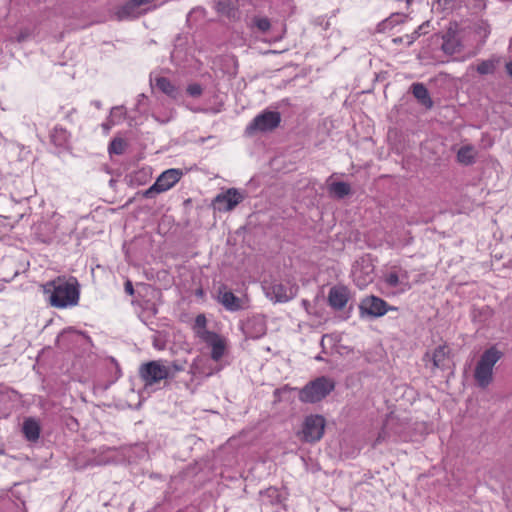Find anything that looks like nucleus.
I'll return each instance as SVG.
<instances>
[{"label":"nucleus","mask_w":512,"mask_h":512,"mask_svg":"<svg viewBox=\"0 0 512 512\" xmlns=\"http://www.w3.org/2000/svg\"><path fill=\"white\" fill-rule=\"evenodd\" d=\"M124 290L127 294L131 296L134 294V287L130 280H126V282L124 283Z\"/></svg>","instance_id":"e433bc0d"},{"label":"nucleus","mask_w":512,"mask_h":512,"mask_svg":"<svg viewBox=\"0 0 512 512\" xmlns=\"http://www.w3.org/2000/svg\"><path fill=\"white\" fill-rule=\"evenodd\" d=\"M315 359H316L317 361H321V360H323V358H322L320 355L316 356V357H315Z\"/></svg>","instance_id":"37998d69"},{"label":"nucleus","mask_w":512,"mask_h":512,"mask_svg":"<svg viewBox=\"0 0 512 512\" xmlns=\"http://www.w3.org/2000/svg\"><path fill=\"white\" fill-rule=\"evenodd\" d=\"M45 292L50 293V304L56 308L77 305L79 301V284L76 278L69 280L58 277L45 285Z\"/></svg>","instance_id":"f257e3e1"},{"label":"nucleus","mask_w":512,"mask_h":512,"mask_svg":"<svg viewBox=\"0 0 512 512\" xmlns=\"http://www.w3.org/2000/svg\"><path fill=\"white\" fill-rule=\"evenodd\" d=\"M349 300L347 287L338 285L330 288L328 293V304L334 310H342Z\"/></svg>","instance_id":"ddd939ff"},{"label":"nucleus","mask_w":512,"mask_h":512,"mask_svg":"<svg viewBox=\"0 0 512 512\" xmlns=\"http://www.w3.org/2000/svg\"><path fill=\"white\" fill-rule=\"evenodd\" d=\"M475 32L485 39L490 34V26L486 21L480 20L475 24Z\"/></svg>","instance_id":"c85d7f7f"},{"label":"nucleus","mask_w":512,"mask_h":512,"mask_svg":"<svg viewBox=\"0 0 512 512\" xmlns=\"http://www.w3.org/2000/svg\"><path fill=\"white\" fill-rule=\"evenodd\" d=\"M477 152L472 145L462 146L457 152V161L465 166H471L476 162Z\"/></svg>","instance_id":"a211bd4d"},{"label":"nucleus","mask_w":512,"mask_h":512,"mask_svg":"<svg viewBox=\"0 0 512 512\" xmlns=\"http://www.w3.org/2000/svg\"><path fill=\"white\" fill-rule=\"evenodd\" d=\"M5 398H6V396L4 394L0 393V401H2Z\"/></svg>","instance_id":"c03bdc74"},{"label":"nucleus","mask_w":512,"mask_h":512,"mask_svg":"<svg viewBox=\"0 0 512 512\" xmlns=\"http://www.w3.org/2000/svg\"><path fill=\"white\" fill-rule=\"evenodd\" d=\"M166 367H171L173 371V378L176 376V374L180 371L184 370V366L177 362H172L170 365H166Z\"/></svg>","instance_id":"c9c22d12"},{"label":"nucleus","mask_w":512,"mask_h":512,"mask_svg":"<svg viewBox=\"0 0 512 512\" xmlns=\"http://www.w3.org/2000/svg\"><path fill=\"white\" fill-rule=\"evenodd\" d=\"M127 147V143L122 138H114L108 147V151L110 154L122 155L125 152Z\"/></svg>","instance_id":"a878e982"},{"label":"nucleus","mask_w":512,"mask_h":512,"mask_svg":"<svg viewBox=\"0 0 512 512\" xmlns=\"http://www.w3.org/2000/svg\"><path fill=\"white\" fill-rule=\"evenodd\" d=\"M141 5L139 3H135L134 0H129L121 7L118 8L115 15L119 21L127 20V19H135L139 17L140 13L138 12V8Z\"/></svg>","instance_id":"f3484780"},{"label":"nucleus","mask_w":512,"mask_h":512,"mask_svg":"<svg viewBox=\"0 0 512 512\" xmlns=\"http://www.w3.org/2000/svg\"><path fill=\"white\" fill-rule=\"evenodd\" d=\"M505 70L509 77L512 79V61H509L505 64Z\"/></svg>","instance_id":"4c0bfd02"},{"label":"nucleus","mask_w":512,"mask_h":512,"mask_svg":"<svg viewBox=\"0 0 512 512\" xmlns=\"http://www.w3.org/2000/svg\"><path fill=\"white\" fill-rule=\"evenodd\" d=\"M68 331L64 330L60 335H58L57 339H56V344L59 345L60 343V340L64 337V335L67 333Z\"/></svg>","instance_id":"ea45409f"},{"label":"nucleus","mask_w":512,"mask_h":512,"mask_svg":"<svg viewBox=\"0 0 512 512\" xmlns=\"http://www.w3.org/2000/svg\"><path fill=\"white\" fill-rule=\"evenodd\" d=\"M438 2H440V0H437Z\"/></svg>","instance_id":"09e8293b"},{"label":"nucleus","mask_w":512,"mask_h":512,"mask_svg":"<svg viewBox=\"0 0 512 512\" xmlns=\"http://www.w3.org/2000/svg\"><path fill=\"white\" fill-rule=\"evenodd\" d=\"M499 61L500 60L498 58H490L487 60H483L477 65L476 71L480 75L493 74L496 70L497 65L499 64Z\"/></svg>","instance_id":"b1692460"},{"label":"nucleus","mask_w":512,"mask_h":512,"mask_svg":"<svg viewBox=\"0 0 512 512\" xmlns=\"http://www.w3.org/2000/svg\"><path fill=\"white\" fill-rule=\"evenodd\" d=\"M154 85L159 91L171 99L177 100L181 96V89L173 84L167 77H157Z\"/></svg>","instance_id":"2eb2a0df"},{"label":"nucleus","mask_w":512,"mask_h":512,"mask_svg":"<svg viewBox=\"0 0 512 512\" xmlns=\"http://www.w3.org/2000/svg\"><path fill=\"white\" fill-rule=\"evenodd\" d=\"M206 325H207L206 316L204 314L197 315L195 318L194 329H195L198 337H199V332L207 330Z\"/></svg>","instance_id":"7c9ffc66"},{"label":"nucleus","mask_w":512,"mask_h":512,"mask_svg":"<svg viewBox=\"0 0 512 512\" xmlns=\"http://www.w3.org/2000/svg\"><path fill=\"white\" fill-rule=\"evenodd\" d=\"M22 431L28 441L35 442L40 436V425L35 419L28 418L23 423Z\"/></svg>","instance_id":"6ab92c4d"},{"label":"nucleus","mask_w":512,"mask_h":512,"mask_svg":"<svg viewBox=\"0 0 512 512\" xmlns=\"http://www.w3.org/2000/svg\"><path fill=\"white\" fill-rule=\"evenodd\" d=\"M328 191L337 199H343L351 194V186L346 182H333L329 185Z\"/></svg>","instance_id":"aec40b11"},{"label":"nucleus","mask_w":512,"mask_h":512,"mask_svg":"<svg viewBox=\"0 0 512 512\" xmlns=\"http://www.w3.org/2000/svg\"><path fill=\"white\" fill-rule=\"evenodd\" d=\"M31 36V31L29 29H23L18 34L16 40L18 43H22L26 41Z\"/></svg>","instance_id":"72a5a7b5"},{"label":"nucleus","mask_w":512,"mask_h":512,"mask_svg":"<svg viewBox=\"0 0 512 512\" xmlns=\"http://www.w3.org/2000/svg\"><path fill=\"white\" fill-rule=\"evenodd\" d=\"M69 138V133L66 129L55 126L50 134L51 142L57 147H64Z\"/></svg>","instance_id":"412c9836"},{"label":"nucleus","mask_w":512,"mask_h":512,"mask_svg":"<svg viewBox=\"0 0 512 512\" xmlns=\"http://www.w3.org/2000/svg\"><path fill=\"white\" fill-rule=\"evenodd\" d=\"M281 115L277 111H264L257 115L246 127L247 135H254L256 132L272 131L279 126Z\"/></svg>","instance_id":"423d86ee"},{"label":"nucleus","mask_w":512,"mask_h":512,"mask_svg":"<svg viewBox=\"0 0 512 512\" xmlns=\"http://www.w3.org/2000/svg\"><path fill=\"white\" fill-rule=\"evenodd\" d=\"M152 312H153L154 314H156V313H157V308H156V307H153Z\"/></svg>","instance_id":"a18cd8bd"},{"label":"nucleus","mask_w":512,"mask_h":512,"mask_svg":"<svg viewBox=\"0 0 512 512\" xmlns=\"http://www.w3.org/2000/svg\"><path fill=\"white\" fill-rule=\"evenodd\" d=\"M306 304H308V301L307 300H303V306H306Z\"/></svg>","instance_id":"49530a36"},{"label":"nucleus","mask_w":512,"mask_h":512,"mask_svg":"<svg viewBox=\"0 0 512 512\" xmlns=\"http://www.w3.org/2000/svg\"><path fill=\"white\" fill-rule=\"evenodd\" d=\"M252 26L256 27L258 31L266 33L271 28V22L267 17L254 16L252 18Z\"/></svg>","instance_id":"bb28decb"},{"label":"nucleus","mask_w":512,"mask_h":512,"mask_svg":"<svg viewBox=\"0 0 512 512\" xmlns=\"http://www.w3.org/2000/svg\"><path fill=\"white\" fill-rule=\"evenodd\" d=\"M267 296L274 302H288L294 297L292 288L282 284L273 283L266 290Z\"/></svg>","instance_id":"4468645a"},{"label":"nucleus","mask_w":512,"mask_h":512,"mask_svg":"<svg viewBox=\"0 0 512 512\" xmlns=\"http://www.w3.org/2000/svg\"><path fill=\"white\" fill-rule=\"evenodd\" d=\"M216 299L226 310L231 312L244 308L242 299L237 297L231 290H228L225 284H221L218 287Z\"/></svg>","instance_id":"f8f14e48"},{"label":"nucleus","mask_w":512,"mask_h":512,"mask_svg":"<svg viewBox=\"0 0 512 512\" xmlns=\"http://www.w3.org/2000/svg\"><path fill=\"white\" fill-rule=\"evenodd\" d=\"M267 491L268 492H272V493H276L277 492V490L275 488H269Z\"/></svg>","instance_id":"79ce46f5"},{"label":"nucleus","mask_w":512,"mask_h":512,"mask_svg":"<svg viewBox=\"0 0 512 512\" xmlns=\"http://www.w3.org/2000/svg\"><path fill=\"white\" fill-rule=\"evenodd\" d=\"M324 338H325V335L322 337L321 339V345L323 346V342H324Z\"/></svg>","instance_id":"de8ad7c7"},{"label":"nucleus","mask_w":512,"mask_h":512,"mask_svg":"<svg viewBox=\"0 0 512 512\" xmlns=\"http://www.w3.org/2000/svg\"><path fill=\"white\" fill-rule=\"evenodd\" d=\"M187 93L191 96V97H199L202 95L203 93V88L200 84L198 83H193V84H189L187 86Z\"/></svg>","instance_id":"2f4dec72"},{"label":"nucleus","mask_w":512,"mask_h":512,"mask_svg":"<svg viewBox=\"0 0 512 512\" xmlns=\"http://www.w3.org/2000/svg\"><path fill=\"white\" fill-rule=\"evenodd\" d=\"M199 338L211 346V358L214 361H219L223 357L226 349V343L219 334L213 331L204 330L199 332Z\"/></svg>","instance_id":"9b49d317"},{"label":"nucleus","mask_w":512,"mask_h":512,"mask_svg":"<svg viewBox=\"0 0 512 512\" xmlns=\"http://www.w3.org/2000/svg\"><path fill=\"white\" fill-rule=\"evenodd\" d=\"M361 315H368L373 318L381 317L390 310H397V307L388 305V303L380 297L370 295L362 299L359 305Z\"/></svg>","instance_id":"0eeeda50"},{"label":"nucleus","mask_w":512,"mask_h":512,"mask_svg":"<svg viewBox=\"0 0 512 512\" xmlns=\"http://www.w3.org/2000/svg\"><path fill=\"white\" fill-rule=\"evenodd\" d=\"M410 90L420 105L426 109H431L433 107V100L430 97L428 89L423 83H413Z\"/></svg>","instance_id":"dca6fc26"},{"label":"nucleus","mask_w":512,"mask_h":512,"mask_svg":"<svg viewBox=\"0 0 512 512\" xmlns=\"http://www.w3.org/2000/svg\"><path fill=\"white\" fill-rule=\"evenodd\" d=\"M335 389V382L321 376L308 382L299 392V400L304 403H317L323 400Z\"/></svg>","instance_id":"7ed1b4c3"},{"label":"nucleus","mask_w":512,"mask_h":512,"mask_svg":"<svg viewBox=\"0 0 512 512\" xmlns=\"http://www.w3.org/2000/svg\"><path fill=\"white\" fill-rule=\"evenodd\" d=\"M153 1L154 0H134L135 3H139L141 6L149 4V3L153 2Z\"/></svg>","instance_id":"58836bf2"},{"label":"nucleus","mask_w":512,"mask_h":512,"mask_svg":"<svg viewBox=\"0 0 512 512\" xmlns=\"http://www.w3.org/2000/svg\"><path fill=\"white\" fill-rule=\"evenodd\" d=\"M427 23H424L422 25H420L416 30H414V32L410 35H405L404 37H396V38H393L392 39V42L394 44H401L404 42V40H406V44L407 46H411L415 41L416 39H418L420 37V35L422 34L421 30L423 29V27L426 25Z\"/></svg>","instance_id":"393cba45"},{"label":"nucleus","mask_w":512,"mask_h":512,"mask_svg":"<svg viewBox=\"0 0 512 512\" xmlns=\"http://www.w3.org/2000/svg\"><path fill=\"white\" fill-rule=\"evenodd\" d=\"M139 376L144 383V388L148 389L162 380L166 382L168 379H173V371L171 367H166L161 360H153L143 363L139 367Z\"/></svg>","instance_id":"20e7f679"},{"label":"nucleus","mask_w":512,"mask_h":512,"mask_svg":"<svg viewBox=\"0 0 512 512\" xmlns=\"http://www.w3.org/2000/svg\"><path fill=\"white\" fill-rule=\"evenodd\" d=\"M325 424V418L321 415L307 416L302 429L303 439L309 443L319 441L324 434Z\"/></svg>","instance_id":"6e6552de"},{"label":"nucleus","mask_w":512,"mask_h":512,"mask_svg":"<svg viewBox=\"0 0 512 512\" xmlns=\"http://www.w3.org/2000/svg\"><path fill=\"white\" fill-rule=\"evenodd\" d=\"M503 353L496 347L486 349L480 356L474 371V378L477 385L485 389L493 380V367L501 359Z\"/></svg>","instance_id":"f03ea898"},{"label":"nucleus","mask_w":512,"mask_h":512,"mask_svg":"<svg viewBox=\"0 0 512 512\" xmlns=\"http://www.w3.org/2000/svg\"><path fill=\"white\" fill-rule=\"evenodd\" d=\"M389 425H390V420H387L386 423L384 424L383 428L381 429V431L378 433L377 438L373 442V444H372L373 448L377 447L379 444L385 442L389 438L390 435L387 431Z\"/></svg>","instance_id":"cd10ccee"},{"label":"nucleus","mask_w":512,"mask_h":512,"mask_svg":"<svg viewBox=\"0 0 512 512\" xmlns=\"http://www.w3.org/2000/svg\"><path fill=\"white\" fill-rule=\"evenodd\" d=\"M288 391H290V388L288 387V385H285L282 388L276 389L274 391L275 402L281 401V395Z\"/></svg>","instance_id":"f704fd0d"},{"label":"nucleus","mask_w":512,"mask_h":512,"mask_svg":"<svg viewBox=\"0 0 512 512\" xmlns=\"http://www.w3.org/2000/svg\"><path fill=\"white\" fill-rule=\"evenodd\" d=\"M183 172L180 169H168L160 174L155 183L147 190L142 192V196L147 199L155 198L158 194L172 188L182 177Z\"/></svg>","instance_id":"39448f33"},{"label":"nucleus","mask_w":512,"mask_h":512,"mask_svg":"<svg viewBox=\"0 0 512 512\" xmlns=\"http://www.w3.org/2000/svg\"><path fill=\"white\" fill-rule=\"evenodd\" d=\"M401 276H402V278H406L407 279L408 278V272L407 271H403Z\"/></svg>","instance_id":"a19ab883"},{"label":"nucleus","mask_w":512,"mask_h":512,"mask_svg":"<svg viewBox=\"0 0 512 512\" xmlns=\"http://www.w3.org/2000/svg\"><path fill=\"white\" fill-rule=\"evenodd\" d=\"M215 8L218 13L229 18H234L237 14V9L231 0H220L216 2Z\"/></svg>","instance_id":"4be33fe9"},{"label":"nucleus","mask_w":512,"mask_h":512,"mask_svg":"<svg viewBox=\"0 0 512 512\" xmlns=\"http://www.w3.org/2000/svg\"><path fill=\"white\" fill-rule=\"evenodd\" d=\"M245 199V194L237 188H229L223 193L218 194L213 204L216 209L222 212L232 211L238 204Z\"/></svg>","instance_id":"1a4fd4ad"},{"label":"nucleus","mask_w":512,"mask_h":512,"mask_svg":"<svg viewBox=\"0 0 512 512\" xmlns=\"http://www.w3.org/2000/svg\"><path fill=\"white\" fill-rule=\"evenodd\" d=\"M241 331L249 339H259L266 334L267 324L264 315L257 314L247 318L241 324Z\"/></svg>","instance_id":"9d476101"},{"label":"nucleus","mask_w":512,"mask_h":512,"mask_svg":"<svg viewBox=\"0 0 512 512\" xmlns=\"http://www.w3.org/2000/svg\"><path fill=\"white\" fill-rule=\"evenodd\" d=\"M458 43L455 40L447 39L442 44V50L449 55L459 52Z\"/></svg>","instance_id":"c756f323"},{"label":"nucleus","mask_w":512,"mask_h":512,"mask_svg":"<svg viewBox=\"0 0 512 512\" xmlns=\"http://www.w3.org/2000/svg\"><path fill=\"white\" fill-rule=\"evenodd\" d=\"M385 282L390 287H397L400 283L399 275L397 274V272L392 271L389 274H387Z\"/></svg>","instance_id":"473e14b6"},{"label":"nucleus","mask_w":512,"mask_h":512,"mask_svg":"<svg viewBox=\"0 0 512 512\" xmlns=\"http://www.w3.org/2000/svg\"><path fill=\"white\" fill-rule=\"evenodd\" d=\"M448 349L446 346H438L432 354L433 366L443 369L446 366Z\"/></svg>","instance_id":"5701e85b"}]
</instances>
